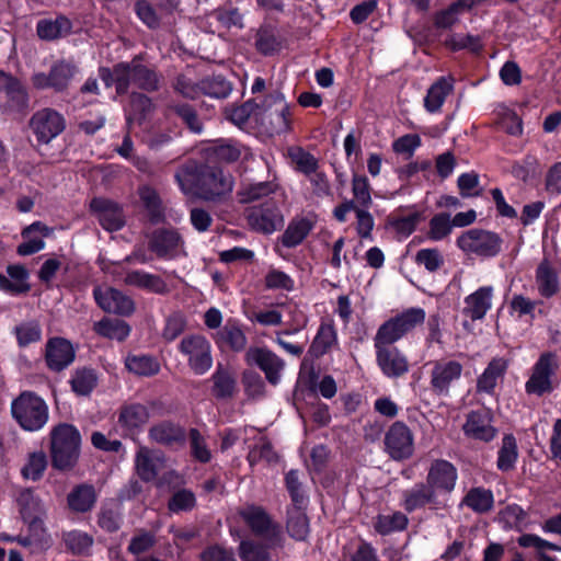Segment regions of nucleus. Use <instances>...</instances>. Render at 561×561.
I'll return each instance as SVG.
<instances>
[{"label": "nucleus", "instance_id": "nucleus-16", "mask_svg": "<svg viewBox=\"0 0 561 561\" xmlns=\"http://www.w3.org/2000/svg\"><path fill=\"white\" fill-rule=\"evenodd\" d=\"M245 358L249 364L257 365L272 385L279 382L284 362L276 354L266 348L253 347L247 351Z\"/></svg>", "mask_w": 561, "mask_h": 561}, {"label": "nucleus", "instance_id": "nucleus-51", "mask_svg": "<svg viewBox=\"0 0 561 561\" xmlns=\"http://www.w3.org/2000/svg\"><path fill=\"white\" fill-rule=\"evenodd\" d=\"M407 524V516L397 512L387 515H379L375 522V528L378 533L386 535L392 531L404 529Z\"/></svg>", "mask_w": 561, "mask_h": 561}, {"label": "nucleus", "instance_id": "nucleus-41", "mask_svg": "<svg viewBox=\"0 0 561 561\" xmlns=\"http://www.w3.org/2000/svg\"><path fill=\"white\" fill-rule=\"evenodd\" d=\"M538 289L542 296L550 297L558 290V276L547 261H542L536 272Z\"/></svg>", "mask_w": 561, "mask_h": 561}, {"label": "nucleus", "instance_id": "nucleus-31", "mask_svg": "<svg viewBox=\"0 0 561 561\" xmlns=\"http://www.w3.org/2000/svg\"><path fill=\"white\" fill-rule=\"evenodd\" d=\"M426 504H432L435 507H442L443 501L437 499L428 485L417 484L404 493V508L409 512L423 507Z\"/></svg>", "mask_w": 561, "mask_h": 561}, {"label": "nucleus", "instance_id": "nucleus-29", "mask_svg": "<svg viewBox=\"0 0 561 561\" xmlns=\"http://www.w3.org/2000/svg\"><path fill=\"white\" fill-rule=\"evenodd\" d=\"M508 363L502 357L493 358L482 375L478 378L477 388L479 392L492 393L500 379L503 378Z\"/></svg>", "mask_w": 561, "mask_h": 561}, {"label": "nucleus", "instance_id": "nucleus-22", "mask_svg": "<svg viewBox=\"0 0 561 561\" xmlns=\"http://www.w3.org/2000/svg\"><path fill=\"white\" fill-rule=\"evenodd\" d=\"M219 348H228L233 352H242L248 344L247 335L241 323L236 319L227 320L226 324L213 336Z\"/></svg>", "mask_w": 561, "mask_h": 561}, {"label": "nucleus", "instance_id": "nucleus-7", "mask_svg": "<svg viewBox=\"0 0 561 561\" xmlns=\"http://www.w3.org/2000/svg\"><path fill=\"white\" fill-rule=\"evenodd\" d=\"M248 225L256 232L271 234L284 225V217L274 201H267L247 209Z\"/></svg>", "mask_w": 561, "mask_h": 561}, {"label": "nucleus", "instance_id": "nucleus-57", "mask_svg": "<svg viewBox=\"0 0 561 561\" xmlns=\"http://www.w3.org/2000/svg\"><path fill=\"white\" fill-rule=\"evenodd\" d=\"M255 112H257V105L252 102H245L240 106L227 108L226 115L234 125L241 127L249 119L255 122Z\"/></svg>", "mask_w": 561, "mask_h": 561}, {"label": "nucleus", "instance_id": "nucleus-35", "mask_svg": "<svg viewBox=\"0 0 561 561\" xmlns=\"http://www.w3.org/2000/svg\"><path fill=\"white\" fill-rule=\"evenodd\" d=\"M48 466L47 456L43 450L28 453L21 468L23 479L38 481L43 478Z\"/></svg>", "mask_w": 561, "mask_h": 561}, {"label": "nucleus", "instance_id": "nucleus-27", "mask_svg": "<svg viewBox=\"0 0 561 561\" xmlns=\"http://www.w3.org/2000/svg\"><path fill=\"white\" fill-rule=\"evenodd\" d=\"M124 283L153 294L168 291V286L160 276L140 270L128 272L125 275Z\"/></svg>", "mask_w": 561, "mask_h": 561}, {"label": "nucleus", "instance_id": "nucleus-21", "mask_svg": "<svg viewBox=\"0 0 561 561\" xmlns=\"http://www.w3.org/2000/svg\"><path fill=\"white\" fill-rule=\"evenodd\" d=\"M462 373V366L456 360L436 362L432 375L431 385L438 394H447L451 383L458 380Z\"/></svg>", "mask_w": 561, "mask_h": 561}, {"label": "nucleus", "instance_id": "nucleus-12", "mask_svg": "<svg viewBox=\"0 0 561 561\" xmlns=\"http://www.w3.org/2000/svg\"><path fill=\"white\" fill-rule=\"evenodd\" d=\"M557 369V359L552 353L542 354L533 367V373L525 383L527 393L541 396L552 389L551 377Z\"/></svg>", "mask_w": 561, "mask_h": 561}, {"label": "nucleus", "instance_id": "nucleus-58", "mask_svg": "<svg viewBox=\"0 0 561 561\" xmlns=\"http://www.w3.org/2000/svg\"><path fill=\"white\" fill-rule=\"evenodd\" d=\"M255 47L263 55H273L280 49V43L274 32L264 28L256 34Z\"/></svg>", "mask_w": 561, "mask_h": 561}, {"label": "nucleus", "instance_id": "nucleus-36", "mask_svg": "<svg viewBox=\"0 0 561 561\" xmlns=\"http://www.w3.org/2000/svg\"><path fill=\"white\" fill-rule=\"evenodd\" d=\"M94 331L103 337L122 342L129 335L130 327L123 320L104 318L94 323Z\"/></svg>", "mask_w": 561, "mask_h": 561}, {"label": "nucleus", "instance_id": "nucleus-43", "mask_svg": "<svg viewBox=\"0 0 561 561\" xmlns=\"http://www.w3.org/2000/svg\"><path fill=\"white\" fill-rule=\"evenodd\" d=\"M404 335L405 333L403 332L399 321L393 317L379 327L374 337V345H391Z\"/></svg>", "mask_w": 561, "mask_h": 561}, {"label": "nucleus", "instance_id": "nucleus-18", "mask_svg": "<svg viewBox=\"0 0 561 561\" xmlns=\"http://www.w3.org/2000/svg\"><path fill=\"white\" fill-rule=\"evenodd\" d=\"M76 356L72 344L64 337H53L46 344V363L47 366L56 371H60L68 367Z\"/></svg>", "mask_w": 561, "mask_h": 561}, {"label": "nucleus", "instance_id": "nucleus-37", "mask_svg": "<svg viewBox=\"0 0 561 561\" xmlns=\"http://www.w3.org/2000/svg\"><path fill=\"white\" fill-rule=\"evenodd\" d=\"M451 81V79L440 78L430 88L427 95L424 100L425 108L428 112L434 113L442 107L446 96L450 93L453 89Z\"/></svg>", "mask_w": 561, "mask_h": 561}, {"label": "nucleus", "instance_id": "nucleus-4", "mask_svg": "<svg viewBox=\"0 0 561 561\" xmlns=\"http://www.w3.org/2000/svg\"><path fill=\"white\" fill-rule=\"evenodd\" d=\"M255 122L270 134H282L290 129L289 106L282 94L268 95L257 105Z\"/></svg>", "mask_w": 561, "mask_h": 561}, {"label": "nucleus", "instance_id": "nucleus-26", "mask_svg": "<svg viewBox=\"0 0 561 561\" xmlns=\"http://www.w3.org/2000/svg\"><path fill=\"white\" fill-rule=\"evenodd\" d=\"M206 167H198L195 163H190L181 168L175 179L182 192L186 195H198L202 197V178Z\"/></svg>", "mask_w": 561, "mask_h": 561}, {"label": "nucleus", "instance_id": "nucleus-8", "mask_svg": "<svg viewBox=\"0 0 561 561\" xmlns=\"http://www.w3.org/2000/svg\"><path fill=\"white\" fill-rule=\"evenodd\" d=\"M457 469L447 460H435L428 470L426 484L437 499L446 505L447 496L453 492L457 482Z\"/></svg>", "mask_w": 561, "mask_h": 561}, {"label": "nucleus", "instance_id": "nucleus-48", "mask_svg": "<svg viewBox=\"0 0 561 561\" xmlns=\"http://www.w3.org/2000/svg\"><path fill=\"white\" fill-rule=\"evenodd\" d=\"M14 333L18 344L25 347L32 343H36L42 339V328L37 321L22 322L15 327Z\"/></svg>", "mask_w": 561, "mask_h": 561}, {"label": "nucleus", "instance_id": "nucleus-19", "mask_svg": "<svg viewBox=\"0 0 561 561\" xmlns=\"http://www.w3.org/2000/svg\"><path fill=\"white\" fill-rule=\"evenodd\" d=\"M90 208L98 217L101 226L107 231H117L125 224V216L121 207L108 199L93 198Z\"/></svg>", "mask_w": 561, "mask_h": 561}, {"label": "nucleus", "instance_id": "nucleus-30", "mask_svg": "<svg viewBox=\"0 0 561 561\" xmlns=\"http://www.w3.org/2000/svg\"><path fill=\"white\" fill-rule=\"evenodd\" d=\"M336 344L337 333L333 320L323 319L311 343V353L316 356H322Z\"/></svg>", "mask_w": 561, "mask_h": 561}, {"label": "nucleus", "instance_id": "nucleus-28", "mask_svg": "<svg viewBox=\"0 0 561 561\" xmlns=\"http://www.w3.org/2000/svg\"><path fill=\"white\" fill-rule=\"evenodd\" d=\"M463 431L467 436L484 442H489L495 436V430L491 425L490 416L481 412H471L468 415Z\"/></svg>", "mask_w": 561, "mask_h": 561}, {"label": "nucleus", "instance_id": "nucleus-14", "mask_svg": "<svg viewBox=\"0 0 561 561\" xmlns=\"http://www.w3.org/2000/svg\"><path fill=\"white\" fill-rule=\"evenodd\" d=\"M202 198L213 201L232 192L233 180L221 169L206 167L202 178Z\"/></svg>", "mask_w": 561, "mask_h": 561}, {"label": "nucleus", "instance_id": "nucleus-20", "mask_svg": "<svg viewBox=\"0 0 561 561\" xmlns=\"http://www.w3.org/2000/svg\"><path fill=\"white\" fill-rule=\"evenodd\" d=\"M164 467V456L159 450L140 446L135 456V468L144 481H152Z\"/></svg>", "mask_w": 561, "mask_h": 561}, {"label": "nucleus", "instance_id": "nucleus-45", "mask_svg": "<svg viewBox=\"0 0 561 561\" xmlns=\"http://www.w3.org/2000/svg\"><path fill=\"white\" fill-rule=\"evenodd\" d=\"M148 419L149 413L144 405L133 404L122 410L119 415V423L124 427L133 430L147 423Z\"/></svg>", "mask_w": 561, "mask_h": 561}, {"label": "nucleus", "instance_id": "nucleus-42", "mask_svg": "<svg viewBox=\"0 0 561 561\" xmlns=\"http://www.w3.org/2000/svg\"><path fill=\"white\" fill-rule=\"evenodd\" d=\"M21 514L24 520L33 523L44 513L43 502L30 490L23 491L19 496Z\"/></svg>", "mask_w": 561, "mask_h": 561}, {"label": "nucleus", "instance_id": "nucleus-46", "mask_svg": "<svg viewBox=\"0 0 561 561\" xmlns=\"http://www.w3.org/2000/svg\"><path fill=\"white\" fill-rule=\"evenodd\" d=\"M98 377L92 369H78L71 378L72 390L79 396L89 394L96 386Z\"/></svg>", "mask_w": 561, "mask_h": 561}, {"label": "nucleus", "instance_id": "nucleus-33", "mask_svg": "<svg viewBox=\"0 0 561 561\" xmlns=\"http://www.w3.org/2000/svg\"><path fill=\"white\" fill-rule=\"evenodd\" d=\"M313 228V221L306 217L293 219L282 236V243L286 248L299 245Z\"/></svg>", "mask_w": 561, "mask_h": 561}, {"label": "nucleus", "instance_id": "nucleus-52", "mask_svg": "<svg viewBox=\"0 0 561 561\" xmlns=\"http://www.w3.org/2000/svg\"><path fill=\"white\" fill-rule=\"evenodd\" d=\"M352 192L355 207H369L371 204L370 184L366 176L354 175L352 180Z\"/></svg>", "mask_w": 561, "mask_h": 561}, {"label": "nucleus", "instance_id": "nucleus-32", "mask_svg": "<svg viewBox=\"0 0 561 561\" xmlns=\"http://www.w3.org/2000/svg\"><path fill=\"white\" fill-rule=\"evenodd\" d=\"M492 287H481L466 298L465 313L472 320L482 319L491 308Z\"/></svg>", "mask_w": 561, "mask_h": 561}, {"label": "nucleus", "instance_id": "nucleus-5", "mask_svg": "<svg viewBox=\"0 0 561 561\" xmlns=\"http://www.w3.org/2000/svg\"><path fill=\"white\" fill-rule=\"evenodd\" d=\"M179 351L195 375H204L213 366L211 344L202 334L184 336L179 344Z\"/></svg>", "mask_w": 561, "mask_h": 561}, {"label": "nucleus", "instance_id": "nucleus-59", "mask_svg": "<svg viewBox=\"0 0 561 561\" xmlns=\"http://www.w3.org/2000/svg\"><path fill=\"white\" fill-rule=\"evenodd\" d=\"M403 332L408 334L425 320V311L422 308H410L396 316Z\"/></svg>", "mask_w": 561, "mask_h": 561}, {"label": "nucleus", "instance_id": "nucleus-23", "mask_svg": "<svg viewBox=\"0 0 561 561\" xmlns=\"http://www.w3.org/2000/svg\"><path fill=\"white\" fill-rule=\"evenodd\" d=\"M53 232L54 229L42 221L31 224L21 232L23 242L19 244L18 253L20 255H31L42 251L45 248L44 239L50 237Z\"/></svg>", "mask_w": 561, "mask_h": 561}, {"label": "nucleus", "instance_id": "nucleus-34", "mask_svg": "<svg viewBox=\"0 0 561 561\" xmlns=\"http://www.w3.org/2000/svg\"><path fill=\"white\" fill-rule=\"evenodd\" d=\"M307 505H293L288 510L287 530L296 540H305L309 535V519L305 513Z\"/></svg>", "mask_w": 561, "mask_h": 561}, {"label": "nucleus", "instance_id": "nucleus-64", "mask_svg": "<svg viewBox=\"0 0 561 561\" xmlns=\"http://www.w3.org/2000/svg\"><path fill=\"white\" fill-rule=\"evenodd\" d=\"M239 553L242 561H270L266 550L252 541H242Z\"/></svg>", "mask_w": 561, "mask_h": 561}, {"label": "nucleus", "instance_id": "nucleus-53", "mask_svg": "<svg viewBox=\"0 0 561 561\" xmlns=\"http://www.w3.org/2000/svg\"><path fill=\"white\" fill-rule=\"evenodd\" d=\"M213 380L214 393L216 397L227 398L232 396L236 388V380L229 371L218 367L216 373L213 375Z\"/></svg>", "mask_w": 561, "mask_h": 561}, {"label": "nucleus", "instance_id": "nucleus-61", "mask_svg": "<svg viewBox=\"0 0 561 561\" xmlns=\"http://www.w3.org/2000/svg\"><path fill=\"white\" fill-rule=\"evenodd\" d=\"M457 185L462 197H474L480 195V179L476 172L460 174L457 180Z\"/></svg>", "mask_w": 561, "mask_h": 561}, {"label": "nucleus", "instance_id": "nucleus-47", "mask_svg": "<svg viewBox=\"0 0 561 561\" xmlns=\"http://www.w3.org/2000/svg\"><path fill=\"white\" fill-rule=\"evenodd\" d=\"M76 73V68L69 62L60 61L50 69L51 89L62 91L66 89Z\"/></svg>", "mask_w": 561, "mask_h": 561}, {"label": "nucleus", "instance_id": "nucleus-25", "mask_svg": "<svg viewBox=\"0 0 561 561\" xmlns=\"http://www.w3.org/2000/svg\"><path fill=\"white\" fill-rule=\"evenodd\" d=\"M150 248L159 256L173 257L182 251V240L176 231L158 230L152 236Z\"/></svg>", "mask_w": 561, "mask_h": 561}, {"label": "nucleus", "instance_id": "nucleus-63", "mask_svg": "<svg viewBox=\"0 0 561 561\" xmlns=\"http://www.w3.org/2000/svg\"><path fill=\"white\" fill-rule=\"evenodd\" d=\"M196 504V499L190 490H180L173 494L169 502V510L173 513L192 510Z\"/></svg>", "mask_w": 561, "mask_h": 561}, {"label": "nucleus", "instance_id": "nucleus-60", "mask_svg": "<svg viewBox=\"0 0 561 561\" xmlns=\"http://www.w3.org/2000/svg\"><path fill=\"white\" fill-rule=\"evenodd\" d=\"M190 445L193 457L201 462H208L211 458L206 439L197 430L190 432Z\"/></svg>", "mask_w": 561, "mask_h": 561}, {"label": "nucleus", "instance_id": "nucleus-55", "mask_svg": "<svg viewBox=\"0 0 561 561\" xmlns=\"http://www.w3.org/2000/svg\"><path fill=\"white\" fill-rule=\"evenodd\" d=\"M415 262L428 272H436L444 264V255L436 248H425L417 251Z\"/></svg>", "mask_w": 561, "mask_h": 561}, {"label": "nucleus", "instance_id": "nucleus-24", "mask_svg": "<svg viewBox=\"0 0 561 561\" xmlns=\"http://www.w3.org/2000/svg\"><path fill=\"white\" fill-rule=\"evenodd\" d=\"M98 494L92 484H78L67 495V505L73 513L90 512L96 503Z\"/></svg>", "mask_w": 561, "mask_h": 561}, {"label": "nucleus", "instance_id": "nucleus-50", "mask_svg": "<svg viewBox=\"0 0 561 561\" xmlns=\"http://www.w3.org/2000/svg\"><path fill=\"white\" fill-rule=\"evenodd\" d=\"M64 541L75 554H85L93 545V538L81 530H72L64 536Z\"/></svg>", "mask_w": 561, "mask_h": 561}, {"label": "nucleus", "instance_id": "nucleus-62", "mask_svg": "<svg viewBox=\"0 0 561 561\" xmlns=\"http://www.w3.org/2000/svg\"><path fill=\"white\" fill-rule=\"evenodd\" d=\"M273 191L274 186L271 183L260 182L250 184L239 193L240 201L242 203H250L270 195Z\"/></svg>", "mask_w": 561, "mask_h": 561}, {"label": "nucleus", "instance_id": "nucleus-44", "mask_svg": "<svg viewBox=\"0 0 561 561\" xmlns=\"http://www.w3.org/2000/svg\"><path fill=\"white\" fill-rule=\"evenodd\" d=\"M518 457L516 439L512 435H505L499 450L497 468L502 471L512 470Z\"/></svg>", "mask_w": 561, "mask_h": 561}, {"label": "nucleus", "instance_id": "nucleus-10", "mask_svg": "<svg viewBox=\"0 0 561 561\" xmlns=\"http://www.w3.org/2000/svg\"><path fill=\"white\" fill-rule=\"evenodd\" d=\"M30 126L37 140L48 144L66 127L64 116L53 108H43L34 113Z\"/></svg>", "mask_w": 561, "mask_h": 561}, {"label": "nucleus", "instance_id": "nucleus-13", "mask_svg": "<svg viewBox=\"0 0 561 561\" xmlns=\"http://www.w3.org/2000/svg\"><path fill=\"white\" fill-rule=\"evenodd\" d=\"M374 346L377 365L386 377L398 378L409 371L408 358L399 348L385 344Z\"/></svg>", "mask_w": 561, "mask_h": 561}, {"label": "nucleus", "instance_id": "nucleus-56", "mask_svg": "<svg viewBox=\"0 0 561 561\" xmlns=\"http://www.w3.org/2000/svg\"><path fill=\"white\" fill-rule=\"evenodd\" d=\"M187 319L182 312H173L165 320L162 336L165 341L172 342L186 329Z\"/></svg>", "mask_w": 561, "mask_h": 561}, {"label": "nucleus", "instance_id": "nucleus-54", "mask_svg": "<svg viewBox=\"0 0 561 561\" xmlns=\"http://www.w3.org/2000/svg\"><path fill=\"white\" fill-rule=\"evenodd\" d=\"M465 503L476 512H486L492 507L493 495L491 491L476 488L466 495Z\"/></svg>", "mask_w": 561, "mask_h": 561}, {"label": "nucleus", "instance_id": "nucleus-39", "mask_svg": "<svg viewBox=\"0 0 561 561\" xmlns=\"http://www.w3.org/2000/svg\"><path fill=\"white\" fill-rule=\"evenodd\" d=\"M128 371L138 376H153L160 370L159 362L149 355H128L125 359Z\"/></svg>", "mask_w": 561, "mask_h": 561}, {"label": "nucleus", "instance_id": "nucleus-40", "mask_svg": "<svg viewBox=\"0 0 561 561\" xmlns=\"http://www.w3.org/2000/svg\"><path fill=\"white\" fill-rule=\"evenodd\" d=\"M36 28L41 38L51 41L68 34L71 23L67 18L59 16L55 20H41Z\"/></svg>", "mask_w": 561, "mask_h": 561}, {"label": "nucleus", "instance_id": "nucleus-3", "mask_svg": "<svg viewBox=\"0 0 561 561\" xmlns=\"http://www.w3.org/2000/svg\"><path fill=\"white\" fill-rule=\"evenodd\" d=\"M11 413L19 425L28 432L39 431L48 421V407L37 394L22 392L11 403Z\"/></svg>", "mask_w": 561, "mask_h": 561}, {"label": "nucleus", "instance_id": "nucleus-38", "mask_svg": "<svg viewBox=\"0 0 561 561\" xmlns=\"http://www.w3.org/2000/svg\"><path fill=\"white\" fill-rule=\"evenodd\" d=\"M149 436L156 443L169 445L182 442L185 434L182 427L170 422H162L150 428Z\"/></svg>", "mask_w": 561, "mask_h": 561}, {"label": "nucleus", "instance_id": "nucleus-6", "mask_svg": "<svg viewBox=\"0 0 561 561\" xmlns=\"http://www.w3.org/2000/svg\"><path fill=\"white\" fill-rule=\"evenodd\" d=\"M458 248L478 256H495L501 250L500 237L491 231L471 229L463 232L456 241Z\"/></svg>", "mask_w": 561, "mask_h": 561}, {"label": "nucleus", "instance_id": "nucleus-1", "mask_svg": "<svg viewBox=\"0 0 561 561\" xmlns=\"http://www.w3.org/2000/svg\"><path fill=\"white\" fill-rule=\"evenodd\" d=\"M81 435L76 426L60 423L50 431V457L57 470H70L78 462Z\"/></svg>", "mask_w": 561, "mask_h": 561}, {"label": "nucleus", "instance_id": "nucleus-9", "mask_svg": "<svg viewBox=\"0 0 561 561\" xmlns=\"http://www.w3.org/2000/svg\"><path fill=\"white\" fill-rule=\"evenodd\" d=\"M385 449L393 460H404L414 453V436L402 422H394L386 432Z\"/></svg>", "mask_w": 561, "mask_h": 561}, {"label": "nucleus", "instance_id": "nucleus-17", "mask_svg": "<svg viewBox=\"0 0 561 561\" xmlns=\"http://www.w3.org/2000/svg\"><path fill=\"white\" fill-rule=\"evenodd\" d=\"M0 93L5 99L2 107L8 112H19L27 106V94L22 84L0 70Z\"/></svg>", "mask_w": 561, "mask_h": 561}, {"label": "nucleus", "instance_id": "nucleus-15", "mask_svg": "<svg viewBox=\"0 0 561 561\" xmlns=\"http://www.w3.org/2000/svg\"><path fill=\"white\" fill-rule=\"evenodd\" d=\"M96 304L106 312L130 316L135 311L133 299L112 287H98L93 291Z\"/></svg>", "mask_w": 561, "mask_h": 561}, {"label": "nucleus", "instance_id": "nucleus-2", "mask_svg": "<svg viewBox=\"0 0 561 561\" xmlns=\"http://www.w3.org/2000/svg\"><path fill=\"white\" fill-rule=\"evenodd\" d=\"M100 77L106 87L115 84L118 94L125 93L131 82L137 84L139 88L149 91L158 88V78L156 73L138 62H122L116 65L113 70L101 68Z\"/></svg>", "mask_w": 561, "mask_h": 561}, {"label": "nucleus", "instance_id": "nucleus-11", "mask_svg": "<svg viewBox=\"0 0 561 561\" xmlns=\"http://www.w3.org/2000/svg\"><path fill=\"white\" fill-rule=\"evenodd\" d=\"M240 515L251 530L267 540L270 546H274L278 542L280 528L270 518L263 508L250 505L241 510Z\"/></svg>", "mask_w": 561, "mask_h": 561}, {"label": "nucleus", "instance_id": "nucleus-49", "mask_svg": "<svg viewBox=\"0 0 561 561\" xmlns=\"http://www.w3.org/2000/svg\"><path fill=\"white\" fill-rule=\"evenodd\" d=\"M453 228L449 214H437L430 220L428 238L433 241H440L450 234Z\"/></svg>", "mask_w": 561, "mask_h": 561}]
</instances>
